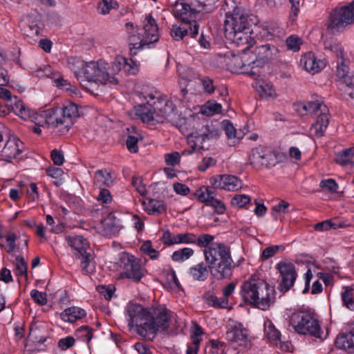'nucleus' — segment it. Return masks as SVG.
<instances>
[{
	"mask_svg": "<svg viewBox=\"0 0 354 354\" xmlns=\"http://www.w3.org/2000/svg\"><path fill=\"white\" fill-rule=\"evenodd\" d=\"M146 103L140 105L136 109V114L144 122L150 124L162 123L174 113L178 106H185L184 101L177 97H172L166 100L161 98L156 91L142 94Z\"/></svg>",
	"mask_w": 354,
	"mask_h": 354,
	"instance_id": "1",
	"label": "nucleus"
},
{
	"mask_svg": "<svg viewBox=\"0 0 354 354\" xmlns=\"http://www.w3.org/2000/svg\"><path fill=\"white\" fill-rule=\"evenodd\" d=\"M68 65L80 82L87 81L96 84H116L118 79L110 75L109 64L104 60L84 62L78 57H71L68 59Z\"/></svg>",
	"mask_w": 354,
	"mask_h": 354,
	"instance_id": "2",
	"label": "nucleus"
},
{
	"mask_svg": "<svg viewBox=\"0 0 354 354\" xmlns=\"http://www.w3.org/2000/svg\"><path fill=\"white\" fill-rule=\"evenodd\" d=\"M124 28L132 55L137 54V50L152 48L153 44L159 40V28L151 14L145 16L141 32L132 22L125 23Z\"/></svg>",
	"mask_w": 354,
	"mask_h": 354,
	"instance_id": "3",
	"label": "nucleus"
},
{
	"mask_svg": "<svg viewBox=\"0 0 354 354\" xmlns=\"http://www.w3.org/2000/svg\"><path fill=\"white\" fill-rule=\"evenodd\" d=\"M205 259L211 274L218 279L232 274L233 260L230 248L223 243H213L204 250Z\"/></svg>",
	"mask_w": 354,
	"mask_h": 354,
	"instance_id": "4",
	"label": "nucleus"
},
{
	"mask_svg": "<svg viewBox=\"0 0 354 354\" xmlns=\"http://www.w3.org/2000/svg\"><path fill=\"white\" fill-rule=\"evenodd\" d=\"M241 295L245 302L266 310L272 303L274 289L261 279L250 278L241 286Z\"/></svg>",
	"mask_w": 354,
	"mask_h": 354,
	"instance_id": "5",
	"label": "nucleus"
},
{
	"mask_svg": "<svg viewBox=\"0 0 354 354\" xmlns=\"http://www.w3.org/2000/svg\"><path fill=\"white\" fill-rule=\"evenodd\" d=\"M15 113L25 120H30L37 126L46 128H57V108H50L35 112L28 109L21 100H17L12 107Z\"/></svg>",
	"mask_w": 354,
	"mask_h": 354,
	"instance_id": "6",
	"label": "nucleus"
},
{
	"mask_svg": "<svg viewBox=\"0 0 354 354\" xmlns=\"http://www.w3.org/2000/svg\"><path fill=\"white\" fill-rule=\"evenodd\" d=\"M296 111L301 115H316L317 122L313 124L312 129L317 136H323L328 122V109L321 100L297 103L295 105Z\"/></svg>",
	"mask_w": 354,
	"mask_h": 354,
	"instance_id": "7",
	"label": "nucleus"
},
{
	"mask_svg": "<svg viewBox=\"0 0 354 354\" xmlns=\"http://www.w3.org/2000/svg\"><path fill=\"white\" fill-rule=\"evenodd\" d=\"M295 331L301 335H310L322 339L323 331L317 319L309 313L297 311L293 313L289 321Z\"/></svg>",
	"mask_w": 354,
	"mask_h": 354,
	"instance_id": "8",
	"label": "nucleus"
},
{
	"mask_svg": "<svg viewBox=\"0 0 354 354\" xmlns=\"http://www.w3.org/2000/svg\"><path fill=\"white\" fill-rule=\"evenodd\" d=\"M149 314V311L136 303L128 304L124 309L125 319L129 328L130 329L136 328L138 333L145 337H146Z\"/></svg>",
	"mask_w": 354,
	"mask_h": 354,
	"instance_id": "9",
	"label": "nucleus"
},
{
	"mask_svg": "<svg viewBox=\"0 0 354 354\" xmlns=\"http://www.w3.org/2000/svg\"><path fill=\"white\" fill-rule=\"evenodd\" d=\"M354 24V7L351 3L335 9L330 15L328 29L333 33L344 31Z\"/></svg>",
	"mask_w": 354,
	"mask_h": 354,
	"instance_id": "10",
	"label": "nucleus"
},
{
	"mask_svg": "<svg viewBox=\"0 0 354 354\" xmlns=\"http://www.w3.org/2000/svg\"><path fill=\"white\" fill-rule=\"evenodd\" d=\"M252 24L248 12L240 4L236 5L232 11H229L226 14L224 24L225 34L250 28Z\"/></svg>",
	"mask_w": 354,
	"mask_h": 354,
	"instance_id": "11",
	"label": "nucleus"
},
{
	"mask_svg": "<svg viewBox=\"0 0 354 354\" xmlns=\"http://www.w3.org/2000/svg\"><path fill=\"white\" fill-rule=\"evenodd\" d=\"M279 50L274 45L266 44L258 46L254 50L255 59L252 60V66L249 73L251 75L260 73L261 68L268 62L275 59L279 57ZM248 72V71H246Z\"/></svg>",
	"mask_w": 354,
	"mask_h": 354,
	"instance_id": "12",
	"label": "nucleus"
},
{
	"mask_svg": "<svg viewBox=\"0 0 354 354\" xmlns=\"http://www.w3.org/2000/svg\"><path fill=\"white\" fill-rule=\"evenodd\" d=\"M250 163L255 166L272 167L279 162V154L270 147L259 146L252 149Z\"/></svg>",
	"mask_w": 354,
	"mask_h": 354,
	"instance_id": "13",
	"label": "nucleus"
},
{
	"mask_svg": "<svg viewBox=\"0 0 354 354\" xmlns=\"http://www.w3.org/2000/svg\"><path fill=\"white\" fill-rule=\"evenodd\" d=\"M148 319L146 337L151 334H156L159 330H165L167 329L170 316L167 309L156 308L149 312Z\"/></svg>",
	"mask_w": 354,
	"mask_h": 354,
	"instance_id": "14",
	"label": "nucleus"
},
{
	"mask_svg": "<svg viewBox=\"0 0 354 354\" xmlns=\"http://www.w3.org/2000/svg\"><path fill=\"white\" fill-rule=\"evenodd\" d=\"M57 111V122L58 129L62 133L68 131L73 124V120L79 116V111L77 104L73 102H66L63 107Z\"/></svg>",
	"mask_w": 354,
	"mask_h": 354,
	"instance_id": "15",
	"label": "nucleus"
},
{
	"mask_svg": "<svg viewBox=\"0 0 354 354\" xmlns=\"http://www.w3.org/2000/svg\"><path fill=\"white\" fill-rule=\"evenodd\" d=\"M226 339L235 348L241 347L244 349L250 346L247 330L241 323L235 322L229 325Z\"/></svg>",
	"mask_w": 354,
	"mask_h": 354,
	"instance_id": "16",
	"label": "nucleus"
},
{
	"mask_svg": "<svg viewBox=\"0 0 354 354\" xmlns=\"http://www.w3.org/2000/svg\"><path fill=\"white\" fill-rule=\"evenodd\" d=\"M32 73L38 77H49L50 78L55 86L66 91H70L72 93H75L77 88L71 85L67 80H64L58 72H54L51 66L44 65L41 67H37L32 70Z\"/></svg>",
	"mask_w": 354,
	"mask_h": 354,
	"instance_id": "17",
	"label": "nucleus"
},
{
	"mask_svg": "<svg viewBox=\"0 0 354 354\" xmlns=\"http://www.w3.org/2000/svg\"><path fill=\"white\" fill-rule=\"evenodd\" d=\"M275 267L280 274V290L287 292L293 286L297 279V274L295 267L292 263L286 261H281Z\"/></svg>",
	"mask_w": 354,
	"mask_h": 354,
	"instance_id": "18",
	"label": "nucleus"
},
{
	"mask_svg": "<svg viewBox=\"0 0 354 354\" xmlns=\"http://www.w3.org/2000/svg\"><path fill=\"white\" fill-rule=\"evenodd\" d=\"M209 183L214 189H224L228 192H236L243 187L242 181L235 176L223 174L210 178Z\"/></svg>",
	"mask_w": 354,
	"mask_h": 354,
	"instance_id": "19",
	"label": "nucleus"
},
{
	"mask_svg": "<svg viewBox=\"0 0 354 354\" xmlns=\"http://www.w3.org/2000/svg\"><path fill=\"white\" fill-rule=\"evenodd\" d=\"M145 270L141 268L140 261L133 256H129L124 259V270L120 274L121 278H127L134 282H139L145 276Z\"/></svg>",
	"mask_w": 354,
	"mask_h": 354,
	"instance_id": "20",
	"label": "nucleus"
},
{
	"mask_svg": "<svg viewBox=\"0 0 354 354\" xmlns=\"http://www.w3.org/2000/svg\"><path fill=\"white\" fill-rule=\"evenodd\" d=\"M253 31V29L250 27L245 28V30H234L232 32L226 33L225 36L227 39L237 46H242L243 51H246L255 43L254 38L252 37Z\"/></svg>",
	"mask_w": 354,
	"mask_h": 354,
	"instance_id": "21",
	"label": "nucleus"
},
{
	"mask_svg": "<svg viewBox=\"0 0 354 354\" xmlns=\"http://www.w3.org/2000/svg\"><path fill=\"white\" fill-rule=\"evenodd\" d=\"M24 149V143L17 137L11 136L0 151V160L11 162L22 153Z\"/></svg>",
	"mask_w": 354,
	"mask_h": 354,
	"instance_id": "22",
	"label": "nucleus"
},
{
	"mask_svg": "<svg viewBox=\"0 0 354 354\" xmlns=\"http://www.w3.org/2000/svg\"><path fill=\"white\" fill-rule=\"evenodd\" d=\"M198 12L199 10L192 8L184 0L177 1L172 8V12L174 17L181 20L183 23L194 24Z\"/></svg>",
	"mask_w": 354,
	"mask_h": 354,
	"instance_id": "23",
	"label": "nucleus"
},
{
	"mask_svg": "<svg viewBox=\"0 0 354 354\" xmlns=\"http://www.w3.org/2000/svg\"><path fill=\"white\" fill-rule=\"evenodd\" d=\"M162 239L163 243L167 245H193L196 240V235L192 232L172 234L169 230H167L163 233Z\"/></svg>",
	"mask_w": 354,
	"mask_h": 354,
	"instance_id": "24",
	"label": "nucleus"
},
{
	"mask_svg": "<svg viewBox=\"0 0 354 354\" xmlns=\"http://www.w3.org/2000/svg\"><path fill=\"white\" fill-rule=\"evenodd\" d=\"M201 133H193L187 137V144L191 149L197 153L207 149L205 143L209 140V129L207 126H203Z\"/></svg>",
	"mask_w": 354,
	"mask_h": 354,
	"instance_id": "25",
	"label": "nucleus"
},
{
	"mask_svg": "<svg viewBox=\"0 0 354 354\" xmlns=\"http://www.w3.org/2000/svg\"><path fill=\"white\" fill-rule=\"evenodd\" d=\"M65 240L76 257L91 251L88 241L81 235H68L65 236Z\"/></svg>",
	"mask_w": 354,
	"mask_h": 354,
	"instance_id": "26",
	"label": "nucleus"
},
{
	"mask_svg": "<svg viewBox=\"0 0 354 354\" xmlns=\"http://www.w3.org/2000/svg\"><path fill=\"white\" fill-rule=\"evenodd\" d=\"M300 64L304 70L312 74L319 72L326 66L324 60L317 59L312 52H308L301 56Z\"/></svg>",
	"mask_w": 354,
	"mask_h": 354,
	"instance_id": "27",
	"label": "nucleus"
},
{
	"mask_svg": "<svg viewBox=\"0 0 354 354\" xmlns=\"http://www.w3.org/2000/svg\"><path fill=\"white\" fill-rule=\"evenodd\" d=\"M189 33L192 37H195L198 35V25L196 22L193 24L191 23H183L180 25L174 24L171 30V36L177 41L183 39Z\"/></svg>",
	"mask_w": 354,
	"mask_h": 354,
	"instance_id": "28",
	"label": "nucleus"
},
{
	"mask_svg": "<svg viewBox=\"0 0 354 354\" xmlns=\"http://www.w3.org/2000/svg\"><path fill=\"white\" fill-rule=\"evenodd\" d=\"M257 34L263 39L272 40L279 37L281 32L280 28L274 22H264L256 27Z\"/></svg>",
	"mask_w": 354,
	"mask_h": 354,
	"instance_id": "29",
	"label": "nucleus"
},
{
	"mask_svg": "<svg viewBox=\"0 0 354 354\" xmlns=\"http://www.w3.org/2000/svg\"><path fill=\"white\" fill-rule=\"evenodd\" d=\"M101 232L106 236L115 235L121 228L120 221L113 214H109L101 222Z\"/></svg>",
	"mask_w": 354,
	"mask_h": 354,
	"instance_id": "30",
	"label": "nucleus"
},
{
	"mask_svg": "<svg viewBox=\"0 0 354 354\" xmlns=\"http://www.w3.org/2000/svg\"><path fill=\"white\" fill-rule=\"evenodd\" d=\"M21 30L26 37L31 38L38 37L41 30L40 21L28 16L24 19Z\"/></svg>",
	"mask_w": 354,
	"mask_h": 354,
	"instance_id": "31",
	"label": "nucleus"
},
{
	"mask_svg": "<svg viewBox=\"0 0 354 354\" xmlns=\"http://www.w3.org/2000/svg\"><path fill=\"white\" fill-rule=\"evenodd\" d=\"M336 347L352 352L354 350V328L348 333L339 335L335 341Z\"/></svg>",
	"mask_w": 354,
	"mask_h": 354,
	"instance_id": "32",
	"label": "nucleus"
},
{
	"mask_svg": "<svg viewBox=\"0 0 354 354\" xmlns=\"http://www.w3.org/2000/svg\"><path fill=\"white\" fill-rule=\"evenodd\" d=\"M203 334V330L198 324L194 326L191 329V339L192 342L188 345L187 349V354H197L199 344L202 340V335Z\"/></svg>",
	"mask_w": 354,
	"mask_h": 354,
	"instance_id": "33",
	"label": "nucleus"
},
{
	"mask_svg": "<svg viewBox=\"0 0 354 354\" xmlns=\"http://www.w3.org/2000/svg\"><path fill=\"white\" fill-rule=\"evenodd\" d=\"M86 311L79 307L72 306L65 309L60 314L61 319L69 323H73L86 316Z\"/></svg>",
	"mask_w": 354,
	"mask_h": 354,
	"instance_id": "34",
	"label": "nucleus"
},
{
	"mask_svg": "<svg viewBox=\"0 0 354 354\" xmlns=\"http://www.w3.org/2000/svg\"><path fill=\"white\" fill-rule=\"evenodd\" d=\"M264 337L272 344L277 346L281 344V333L270 319L264 322Z\"/></svg>",
	"mask_w": 354,
	"mask_h": 354,
	"instance_id": "35",
	"label": "nucleus"
},
{
	"mask_svg": "<svg viewBox=\"0 0 354 354\" xmlns=\"http://www.w3.org/2000/svg\"><path fill=\"white\" fill-rule=\"evenodd\" d=\"M244 53L242 56L239 55H234L232 57V64H234V66L232 68V70L234 71L235 72H237L239 70H242L243 73H245L248 74L250 76H254L256 77L257 75H251L249 72H247L251 71L252 64V61L250 62H246L245 60V57H247V53L245 51H243Z\"/></svg>",
	"mask_w": 354,
	"mask_h": 354,
	"instance_id": "36",
	"label": "nucleus"
},
{
	"mask_svg": "<svg viewBox=\"0 0 354 354\" xmlns=\"http://www.w3.org/2000/svg\"><path fill=\"white\" fill-rule=\"evenodd\" d=\"M255 88L262 97L270 98L277 95L272 84L269 82L258 80L255 82Z\"/></svg>",
	"mask_w": 354,
	"mask_h": 354,
	"instance_id": "37",
	"label": "nucleus"
},
{
	"mask_svg": "<svg viewBox=\"0 0 354 354\" xmlns=\"http://www.w3.org/2000/svg\"><path fill=\"white\" fill-rule=\"evenodd\" d=\"M203 299L207 305L215 308H227L229 304L228 299L218 297L212 292L205 293Z\"/></svg>",
	"mask_w": 354,
	"mask_h": 354,
	"instance_id": "38",
	"label": "nucleus"
},
{
	"mask_svg": "<svg viewBox=\"0 0 354 354\" xmlns=\"http://www.w3.org/2000/svg\"><path fill=\"white\" fill-rule=\"evenodd\" d=\"M194 195L199 201L208 205L216 196V192L210 187L203 186L198 189Z\"/></svg>",
	"mask_w": 354,
	"mask_h": 354,
	"instance_id": "39",
	"label": "nucleus"
},
{
	"mask_svg": "<svg viewBox=\"0 0 354 354\" xmlns=\"http://www.w3.org/2000/svg\"><path fill=\"white\" fill-rule=\"evenodd\" d=\"M94 179L97 185L109 187L113 184L115 176L106 170H97L95 174Z\"/></svg>",
	"mask_w": 354,
	"mask_h": 354,
	"instance_id": "40",
	"label": "nucleus"
},
{
	"mask_svg": "<svg viewBox=\"0 0 354 354\" xmlns=\"http://www.w3.org/2000/svg\"><path fill=\"white\" fill-rule=\"evenodd\" d=\"M335 161L342 166L354 165V147L346 149L338 153Z\"/></svg>",
	"mask_w": 354,
	"mask_h": 354,
	"instance_id": "41",
	"label": "nucleus"
},
{
	"mask_svg": "<svg viewBox=\"0 0 354 354\" xmlns=\"http://www.w3.org/2000/svg\"><path fill=\"white\" fill-rule=\"evenodd\" d=\"M189 274L196 281H205L208 277L207 267L203 263L191 267Z\"/></svg>",
	"mask_w": 354,
	"mask_h": 354,
	"instance_id": "42",
	"label": "nucleus"
},
{
	"mask_svg": "<svg viewBox=\"0 0 354 354\" xmlns=\"http://www.w3.org/2000/svg\"><path fill=\"white\" fill-rule=\"evenodd\" d=\"M194 254V250L190 248H183L174 251L171 254L173 261L182 263L184 262Z\"/></svg>",
	"mask_w": 354,
	"mask_h": 354,
	"instance_id": "43",
	"label": "nucleus"
},
{
	"mask_svg": "<svg viewBox=\"0 0 354 354\" xmlns=\"http://www.w3.org/2000/svg\"><path fill=\"white\" fill-rule=\"evenodd\" d=\"M222 111V105L215 101H208L201 108L202 114L207 116H212L219 114Z\"/></svg>",
	"mask_w": 354,
	"mask_h": 354,
	"instance_id": "44",
	"label": "nucleus"
},
{
	"mask_svg": "<svg viewBox=\"0 0 354 354\" xmlns=\"http://www.w3.org/2000/svg\"><path fill=\"white\" fill-rule=\"evenodd\" d=\"M344 226L342 222L337 220H326L315 225V230L318 232H324L330 229H337Z\"/></svg>",
	"mask_w": 354,
	"mask_h": 354,
	"instance_id": "45",
	"label": "nucleus"
},
{
	"mask_svg": "<svg viewBox=\"0 0 354 354\" xmlns=\"http://www.w3.org/2000/svg\"><path fill=\"white\" fill-rule=\"evenodd\" d=\"M145 210L149 214H161L166 211V205L162 201L150 200L145 205Z\"/></svg>",
	"mask_w": 354,
	"mask_h": 354,
	"instance_id": "46",
	"label": "nucleus"
},
{
	"mask_svg": "<svg viewBox=\"0 0 354 354\" xmlns=\"http://www.w3.org/2000/svg\"><path fill=\"white\" fill-rule=\"evenodd\" d=\"M342 298L344 304L350 310H354V287L347 286L343 288Z\"/></svg>",
	"mask_w": 354,
	"mask_h": 354,
	"instance_id": "47",
	"label": "nucleus"
},
{
	"mask_svg": "<svg viewBox=\"0 0 354 354\" xmlns=\"http://www.w3.org/2000/svg\"><path fill=\"white\" fill-rule=\"evenodd\" d=\"M118 8V3L115 0H101L97 6L98 12L102 15H107L111 10Z\"/></svg>",
	"mask_w": 354,
	"mask_h": 354,
	"instance_id": "48",
	"label": "nucleus"
},
{
	"mask_svg": "<svg viewBox=\"0 0 354 354\" xmlns=\"http://www.w3.org/2000/svg\"><path fill=\"white\" fill-rule=\"evenodd\" d=\"M126 62H127V58L120 55L116 56L109 68L111 70V72H109L110 75L115 77V75L118 74L122 70L124 71Z\"/></svg>",
	"mask_w": 354,
	"mask_h": 354,
	"instance_id": "49",
	"label": "nucleus"
},
{
	"mask_svg": "<svg viewBox=\"0 0 354 354\" xmlns=\"http://www.w3.org/2000/svg\"><path fill=\"white\" fill-rule=\"evenodd\" d=\"M132 132H135L136 136H129L127 139V147L128 149L133 153H136L138 150V141L141 138L140 136L136 132V128L134 126L131 127Z\"/></svg>",
	"mask_w": 354,
	"mask_h": 354,
	"instance_id": "50",
	"label": "nucleus"
},
{
	"mask_svg": "<svg viewBox=\"0 0 354 354\" xmlns=\"http://www.w3.org/2000/svg\"><path fill=\"white\" fill-rule=\"evenodd\" d=\"M75 335L77 339H80L88 344L93 338L92 329L86 326H81L77 329Z\"/></svg>",
	"mask_w": 354,
	"mask_h": 354,
	"instance_id": "51",
	"label": "nucleus"
},
{
	"mask_svg": "<svg viewBox=\"0 0 354 354\" xmlns=\"http://www.w3.org/2000/svg\"><path fill=\"white\" fill-rule=\"evenodd\" d=\"M286 43L288 50L297 52L300 50L302 41L298 36L292 35L286 39Z\"/></svg>",
	"mask_w": 354,
	"mask_h": 354,
	"instance_id": "52",
	"label": "nucleus"
},
{
	"mask_svg": "<svg viewBox=\"0 0 354 354\" xmlns=\"http://www.w3.org/2000/svg\"><path fill=\"white\" fill-rule=\"evenodd\" d=\"M140 250L149 256L151 259H157L158 258L159 252L152 247L151 242L149 240L142 244Z\"/></svg>",
	"mask_w": 354,
	"mask_h": 354,
	"instance_id": "53",
	"label": "nucleus"
},
{
	"mask_svg": "<svg viewBox=\"0 0 354 354\" xmlns=\"http://www.w3.org/2000/svg\"><path fill=\"white\" fill-rule=\"evenodd\" d=\"M90 257H91L90 251L88 252H86L85 255H84V254H83V255H80L76 257L77 259H82L81 268H82V270L86 274L93 272V268H94L93 266L91 264Z\"/></svg>",
	"mask_w": 354,
	"mask_h": 354,
	"instance_id": "54",
	"label": "nucleus"
},
{
	"mask_svg": "<svg viewBox=\"0 0 354 354\" xmlns=\"http://www.w3.org/2000/svg\"><path fill=\"white\" fill-rule=\"evenodd\" d=\"M250 201V197L248 195L237 194L232 198L231 203L233 206L243 207L246 204L249 203Z\"/></svg>",
	"mask_w": 354,
	"mask_h": 354,
	"instance_id": "55",
	"label": "nucleus"
},
{
	"mask_svg": "<svg viewBox=\"0 0 354 354\" xmlns=\"http://www.w3.org/2000/svg\"><path fill=\"white\" fill-rule=\"evenodd\" d=\"M214 237L208 234H202L199 236H196V240L195 241L194 245H198L201 248H209L208 245L211 243Z\"/></svg>",
	"mask_w": 354,
	"mask_h": 354,
	"instance_id": "56",
	"label": "nucleus"
},
{
	"mask_svg": "<svg viewBox=\"0 0 354 354\" xmlns=\"http://www.w3.org/2000/svg\"><path fill=\"white\" fill-rule=\"evenodd\" d=\"M319 187L332 193L336 192L338 189L337 183L332 178L322 180L319 183Z\"/></svg>",
	"mask_w": 354,
	"mask_h": 354,
	"instance_id": "57",
	"label": "nucleus"
},
{
	"mask_svg": "<svg viewBox=\"0 0 354 354\" xmlns=\"http://www.w3.org/2000/svg\"><path fill=\"white\" fill-rule=\"evenodd\" d=\"M16 274L18 276L27 277V264L22 257L16 259Z\"/></svg>",
	"mask_w": 354,
	"mask_h": 354,
	"instance_id": "58",
	"label": "nucleus"
},
{
	"mask_svg": "<svg viewBox=\"0 0 354 354\" xmlns=\"http://www.w3.org/2000/svg\"><path fill=\"white\" fill-rule=\"evenodd\" d=\"M30 297L32 299L40 305H45L47 304V295L46 292H40L37 290H32L30 292Z\"/></svg>",
	"mask_w": 354,
	"mask_h": 354,
	"instance_id": "59",
	"label": "nucleus"
},
{
	"mask_svg": "<svg viewBox=\"0 0 354 354\" xmlns=\"http://www.w3.org/2000/svg\"><path fill=\"white\" fill-rule=\"evenodd\" d=\"M216 164V160L213 158L212 157H205L203 160L198 163V169L201 171H205L209 168L215 166Z\"/></svg>",
	"mask_w": 354,
	"mask_h": 354,
	"instance_id": "60",
	"label": "nucleus"
},
{
	"mask_svg": "<svg viewBox=\"0 0 354 354\" xmlns=\"http://www.w3.org/2000/svg\"><path fill=\"white\" fill-rule=\"evenodd\" d=\"M165 160L169 166H176L180 163V155L177 151H174L165 155Z\"/></svg>",
	"mask_w": 354,
	"mask_h": 354,
	"instance_id": "61",
	"label": "nucleus"
},
{
	"mask_svg": "<svg viewBox=\"0 0 354 354\" xmlns=\"http://www.w3.org/2000/svg\"><path fill=\"white\" fill-rule=\"evenodd\" d=\"M140 70V64L138 62L132 59H127L124 66V72L130 75H136Z\"/></svg>",
	"mask_w": 354,
	"mask_h": 354,
	"instance_id": "62",
	"label": "nucleus"
},
{
	"mask_svg": "<svg viewBox=\"0 0 354 354\" xmlns=\"http://www.w3.org/2000/svg\"><path fill=\"white\" fill-rule=\"evenodd\" d=\"M348 73V66L344 63V61L342 59L339 62L337 66V76L342 80H344L348 76L351 75Z\"/></svg>",
	"mask_w": 354,
	"mask_h": 354,
	"instance_id": "63",
	"label": "nucleus"
},
{
	"mask_svg": "<svg viewBox=\"0 0 354 354\" xmlns=\"http://www.w3.org/2000/svg\"><path fill=\"white\" fill-rule=\"evenodd\" d=\"M279 249H283V248L281 245H272L266 248L262 252L261 259L265 261L273 257Z\"/></svg>",
	"mask_w": 354,
	"mask_h": 354,
	"instance_id": "64",
	"label": "nucleus"
}]
</instances>
